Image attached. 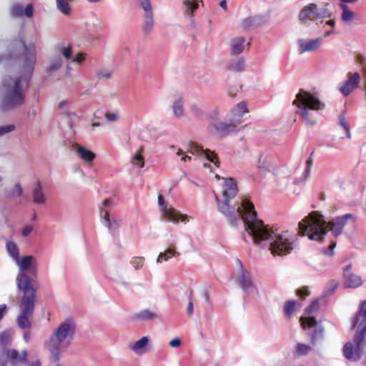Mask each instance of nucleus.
I'll use <instances>...</instances> for the list:
<instances>
[{
	"label": "nucleus",
	"mask_w": 366,
	"mask_h": 366,
	"mask_svg": "<svg viewBox=\"0 0 366 366\" xmlns=\"http://www.w3.org/2000/svg\"><path fill=\"white\" fill-rule=\"evenodd\" d=\"M237 194V187L232 178L226 179L223 184L222 199H219L216 197L217 209L219 212L225 215L231 224H235L238 218L240 217L244 224L245 230L249 232L248 226L250 222V217L254 214L257 218V213L254 206L247 198H241L239 201H233Z\"/></svg>",
	"instance_id": "f257e3e1"
},
{
	"label": "nucleus",
	"mask_w": 366,
	"mask_h": 366,
	"mask_svg": "<svg viewBox=\"0 0 366 366\" xmlns=\"http://www.w3.org/2000/svg\"><path fill=\"white\" fill-rule=\"evenodd\" d=\"M348 221L355 222L356 217L352 214H346L333 218L326 224L322 214L317 212H312L299 222V234L307 236L312 240L320 241L330 230L333 236L337 237L342 233Z\"/></svg>",
	"instance_id": "f03ea898"
},
{
	"label": "nucleus",
	"mask_w": 366,
	"mask_h": 366,
	"mask_svg": "<svg viewBox=\"0 0 366 366\" xmlns=\"http://www.w3.org/2000/svg\"><path fill=\"white\" fill-rule=\"evenodd\" d=\"M250 224L248 226V234L252 237L254 243L261 247H268L273 255L282 256L289 254L292 249V242L287 232L278 234L263 221L255 219L254 214L250 217Z\"/></svg>",
	"instance_id": "7ed1b4c3"
},
{
	"label": "nucleus",
	"mask_w": 366,
	"mask_h": 366,
	"mask_svg": "<svg viewBox=\"0 0 366 366\" xmlns=\"http://www.w3.org/2000/svg\"><path fill=\"white\" fill-rule=\"evenodd\" d=\"M29 85V80L24 75L5 76L1 87L3 109H11L22 105Z\"/></svg>",
	"instance_id": "20e7f679"
},
{
	"label": "nucleus",
	"mask_w": 366,
	"mask_h": 366,
	"mask_svg": "<svg viewBox=\"0 0 366 366\" xmlns=\"http://www.w3.org/2000/svg\"><path fill=\"white\" fill-rule=\"evenodd\" d=\"M76 331V324L71 319H67L54 330L46 347L51 353V359L57 362L59 355L70 344Z\"/></svg>",
	"instance_id": "39448f33"
},
{
	"label": "nucleus",
	"mask_w": 366,
	"mask_h": 366,
	"mask_svg": "<svg viewBox=\"0 0 366 366\" xmlns=\"http://www.w3.org/2000/svg\"><path fill=\"white\" fill-rule=\"evenodd\" d=\"M351 327L355 331L354 342H347L343 349L345 357L352 361H357L366 347V315L359 311L351 318Z\"/></svg>",
	"instance_id": "423d86ee"
},
{
	"label": "nucleus",
	"mask_w": 366,
	"mask_h": 366,
	"mask_svg": "<svg viewBox=\"0 0 366 366\" xmlns=\"http://www.w3.org/2000/svg\"><path fill=\"white\" fill-rule=\"evenodd\" d=\"M18 288L24 292V296L19 304L20 314L17 317L18 325L23 329L30 327L36 300L35 289L31 278L21 273L18 278Z\"/></svg>",
	"instance_id": "0eeeda50"
},
{
	"label": "nucleus",
	"mask_w": 366,
	"mask_h": 366,
	"mask_svg": "<svg viewBox=\"0 0 366 366\" xmlns=\"http://www.w3.org/2000/svg\"><path fill=\"white\" fill-rule=\"evenodd\" d=\"M296 106V114L300 115L308 126H315L317 123V114L324 109L325 104L312 94L300 89L293 101Z\"/></svg>",
	"instance_id": "6e6552de"
},
{
	"label": "nucleus",
	"mask_w": 366,
	"mask_h": 366,
	"mask_svg": "<svg viewBox=\"0 0 366 366\" xmlns=\"http://www.w3.org/2000/svg\"><path fill=\"white\" fill-rule=\"evenodd\" d=\"M9 49L13 52L24 49L23 71L25 74L30 76L32 74L34 65L36 61V51L34 44L26 46L22 39H16L9 44Z\"/></svg>",
	"instance_id": "1a4fd4ad"
},
{
	"label": "nucleus",
	"mask_w": 366,
	"mask_h": 366,
	"mask_svg": "<svg viewBox=\"0 0 366 366\" xmlns=\"http://www.w3.org/2000/svg\"><path fill=\"white\" fill-rule=\"evenodd\" d=\"M140 4L144 10L142 31L144 34L149 35L154 26V13L149 0H140Z\"/></svg>",
	"instance_id": "9d476101"
},
{
	"label": "nucleus",
	"mask_w": 366,
	"mask_h": 366,
	"mask_svg": "<svg viewBox=\"0 0 366 366\" xmlns=\"http://www.w3.org/2000/svg\"><path fill=\"white\" fill-rule=\"evenodd\" d=\"M158 204L161 207L162 215L167 219L172 222H186L187 217L185 214H180L177 210L174 209L172 206L164 202V199L162 194L158 196Z\"/></svg>",
	"instance_id": "9b49d317"
},
{
	"label": "nucleus",
	"mask_w": 366,
	"mask_h": 366,
	"mask_svg": "<svg viewBox=\"0 0 366 366\" xmlns=\"http://www.w3.org/2000/svg\"><path fill=\"white\" fill-rule=\"evenodd\" d=\"M64 145L66 147L74 150L78 157L87 164L92 163L96 157L95 153L79 144L72 143L69 141H64Z\"/></svg>",
	"instance_id": "f8f14e48"
},
{
	"label": "nucleus",
	"mask_w": 366,
	"mask_h": 366,
	"mask_svg": "<svg viewBox=\"0 0 366 366\" xmlns=\"http://www.w3.org/2000/svg\"><path fill=\"white\" fill-rule=\"evenodd\" d=\"M237 262L239 267V272L236 279L238 285L244 291L254 287V282L252 279L250 272L244 268L242 262L239 259H237Z\"/></svg>",
	"instance_id": "ddd939ff"
},
{
	"label": "nucleus",
	"mask_w": 366,
	"mask_h": 366,
	"mask_svg": "<svg viewBox=\"0 0 366 366\" xmlns=\"http://www.w3.org/2000/svg\"><path fill=\"white\" fill-rule=\"evenodd\" d=\"M99 215L103 224L108 228L110 232L116 233L122 224V220L117 217H110L109 213L107 209L100 207Z\"/></svg>",
	"instance_id": "4468645a"
},
{
	"label": "nucleus",
	"mask_w": 366,
	"mask_h": 366,
	"mask_svg": "<svg viewBox=\"0 0 366 366\" xmlns=\"http://www.w3.org/2000/svg\"><path fill=\"white\" fill-rule=\"evenodd\" d=\"M189 149L187 152L192 154H204L205 157L210 162H213L217 167L219 166V161L217 159V154L214 152L209 149H204L202 147L199 146L196 143L190 142L189 144Z\"/></svg>",
	"instance_id": "2eb2a0df"
},
{
	"label": "nucleus",
	"mask_w": 366,
	"mask_h": 366,
	"mask_svg": "<svg viewBox=\"0 0 366 366\" xmlns=\"http://www.w3.org/2000/svg\"><path fill=\"white\" fill-rule=\"evenodd\" d=\"M19 267V272L16 277V282L18 283V278L19 275L23 273L24 276H27L25 271L29 270L34 274L36 272L35 259L32 256L23 257L20 260H16Z\"/></svg>",
	"instance_id": "dca6fc26"
},
{
	"label": "nucleus",
	"mask_w": 366,
	"mask_h": 366,
	"mask_svg": "<svg viewBox=\"0 0 366 366\" xmlns=\"http://www.w3.org/2000/svg\"><path fill=\"white\" fill-rule=\"evenodd\" d=\"M360 74L357 72L349 73L347 79L345 81L340 90L345 96L349 95L353 91L354 88L360 84Z\"/></svg>",
	"instance_id": "f3484780"
},
{
	"label": "nucleus",
	"mask_w": 366,
	"mask_h": 366,
	"mask_svg": "<svg viewBox=\"0 0 366 366\" xmlns=\"http://www.w3.org/2000/svg\"><path fill=\"white\" fill-rule=\"evenodd\" d=\"M322 39L317 38L311 40L300 39L298 40L299 52H311L316 51L321 45Z\"/></svg>",
	"instance_id": "a211bd4d"
},
{
	"label": "nucleus",
	"mask_w": 366,
	"mask_h": 366,
	"mask_svg": "<svg viewBox=\"0 0 366 366\" xmlns=\"http://www.w3.org/2000/svg\"><path fill=\"white\" fill-rule=\"evenodd\" d=\"M212 126L216 132L221 137H224L229 133L236 131L237 125L234 122H226L222 121H214Z\"/></svg>",
	"instance_id": "6ab92c4d"
},
{
	"label": "nucleus",
	"mask_w": 366,
	"mask_h": 366,
	"mask_svg": "<svg viewBox=\"0 0 366 366\" xmlns=\"http://www.w3.org/2000/svg\"><path fill=\"white\" fill-rule=\"evenodd\" d=\"M265 21L262 16H251L242 19L239 26L243 29L250 30L264 24Z\"/></svg>",
	"instance_id": "aec40b11"
},
{
	"label": "nucleus",
	"mask_w": 366,
	"mask_h": 366,
	"mask_svg": "<svg viewBox=\"0 0 366 366\" xmlns=\"http://www.w3.org/2000/svg\"><path fill=\"white\" fill-rule=\"evenodd\" d=\"M299 18L301 21L319 19L318 8L315 4H310L305 6L300 13Z\"/></svg>",
	"instance_id": "412c9836"
},
{
	"label": "nucleus",
	"mask_w": 366,
	"mask_h": 366,
	"mask_svg": "<svg viewBox=\"0 0 366 366\" xmlns=\"http://www.w3.org/2000/svg\"><path fill=\"white\" fill-rule=\"evenodd\" d=\"M350 268V265L347 266L344 274L346 286L352 288L361 286L363 284L361 277L349 272Z\"/></svg>",
	"instance_id": "4be33fe9"
},
{
	"label": "nucleus",
	"mask_w": 366,
	"mask_h": 366,
	"mask_svg": "<svg viewBox=\"0 0 366 366\" xmlns=\"http://www.w3.org/2000/svg\"><path fill=\"white\" fill-rule=\"evenodd\" d=\"M73 49L71 44L61 42L56 45L54 54L61 56L65 59H71L72 57Z\"/></svg>",
	"instance_id": "5701e85b"
},
{
	"label": "nucleus",
	"mask_w": 366,
	"mask_h": 366,
	"mask_svg": "<svg viewBox=\"0 0 366 366\" xmlns=\"http://www.w3.org/2000/svg\"><path fill=\"white\" fill-rule=\"evenodd\" d=\"M31 194L34 203L39 205L46 204V198L40 181H37L36 187L32 189Z\"/></svg>",
	"instance_id": "b1692460"
},
{
	"label": "nucleus",
	"mask_w": 366,
	"mask_h": 366,
	"mask_svg": "<svg viewBox=\"0 0 366 366\" xmlns=\"http://www.w3.org/2000/svg\"><path fill=\"white\" fill-rule=\"evenodd\" d=\"M64 65L63 58L55 54L50 59L46 71L48 74H52L60 70Z\"/></svg>",
	"instance_id": "393cba45"
},
{
	"label": "nucleus",
	"mask_w": 366,
	"mask_h": 366,
	"mask_svg": "<svg viewBox=\"0 0 366 366\" xmlns=\"http://www.w3.org/2000/svg\"><path fill=\"white\" fill-rule=\"evenodd\" d=\"M149 341V337L144 336L142 337L140 340L130 345L129 347L135 354L142 355L147 352L146 347L147 346Z\"/></svg>",
	"instance_id": "a878e982"
},
{
	"label": "nucleus",
	"mask_w": 366,
	"mask_h": 366,
	"mask_svg": "<svg viewBox=\"0 0 366 366\" xmlns=\"http://www.w3.org/2000/svg\"><path fill=\"white\" fill-rule=\"evenodd\" d=\"M179 256V253L177 251L176 247L174 244H170L169 247L162 252H160L157 259V263L167 262L173 257Z\"/></svg>",
	"instance_id": "bb28decb"
},
{
	"label": "nucleus",
	"mask_w": 366,
	"mask_h": 366,
	"mask_svg": "<svg viewBox=\"0 0 366 366\" xmlns=\"http://www.w3.org/2000/svg\"><path fill=\"white\" fill-rule=\"evenodd\" d=\"M244 37L237 36L230 41V50L232 55L241 54L244 50Z\"/></svg>",
	"instance_id": "cd10ccee"
},
{
	"label": "nucleus",
	"mask_w": 366,
	"mask_h": 366,
	"mask_svg": "<svg viewBox=\"0 0 366 366\" xmlns=\"http://www.w3.org/2000/svg\"><path fill=\"white\" fill-rule=\"evenodd\" d=\"M136 320L139 321H149L157 319L158 315L149 310H142L134 315Z\"/></svg>",
	"instance_id": "c85d7f7f"
},
{
	"label": "nucleus",
	"mask_w": 366,
	"mask_h": 366,
	"mask_svg": "<svg viewBox=\"0 0 366 366\" xmlns=\"http://www.w3.org/2000/svg\"><path fill=\"white\" fill-rule=\"evenodd\" d=\"M247 112L246 103L244 102L238 103L232 109L233 121L239 122L243 115Z\"/></svg>",
	"instance_id": "c756f323"
},
{
	"label": "nucleus",
	"mask_w": 366,
	"mask_h": 366,
	"mask_svg": "<svg viewBox=\"0 0 366 366\" xmlns=\"http://www.w3.org/2000/svg\"><path fill=\"white\" fill-rule=\"evenodd\" d=\"M182 4L184 14L189 17L193 16L194 11L199 6L197 0H184Z\"/></svg>",
	"instance_id": "7c9ffc66"
},
{
	"label": "nucleus",
	"mask_w": 366,
	"mask_h": 366,
	"mask_svg": "<svg viewBox=\"0 0 366 366\" xmlns=\"http://www.w3.org/2000/svg\"><path fill=\"white\" fill-rule=\"evenodd\" d=\"M184 99L182 97H178L172 103V110L174 115L177 117H182L184 115Z\"/></svg>",
	"instance_id": "2f4dec72"
},
{
	"label": "nucleus",
	"mask_w": 366,
	"mask_h": 366,
	"mask_svg": "<svg viewBox=\"0 0 366 366\" xmlns=\"http://www.w3.org/2000/svg\"><path fill=\"white\" fill-rule=\"evenodd\" d=\"M144 151V147H141L138 152L132 157L131 163L134 166L139 168H142L144 167V158L142 155Z\"/></svg>",
	"instance_id": "473e14b6"
},
{
	"label": "nucleus",
	"mask_w": 366,
	"mask_h": 366,
	"mask_svg": "<svg viewBox=\"0 0 366 366\" xmlns=\"http://www.w3.org/2000/svg\"><path fill=\"white\" fill-rule=\"evenodd\" d=\"M257 167L264 172H269L272 169V165L268 160L267 157L262 154H260L258 156Z\"/></svg>",
	"instance_id": "72a5a7b5"
},
{
	"label": "nucleus",
	"mask_w": 366,
	"mask_h": 366,
	"mask_svg": "<svg viewBox=\"0 0 366 366\" xmlns=\"http://www.w3.org/2000/svg\"><path fill=\"white\" fill-rule=\"evenodd\" d=\"M69 1L67 0H56L57 9L66 16H69L71 14V7Z\"/></svg>",
	"instance_id": "f704fd0d"
},
{
	"label": "nucleus",
	"mask_w": 366,
	"mask_h": 366,
	"mask_svg": "<svg viewBox=\"0 0 366 366\" xmlns=\"http://www.w3.org/2000/svg\"><path fill=\"white\" fill-rule=\"evenodd\" d=\"M244 59L241 57L234 61H232L227 66V70L231 71L239 72L244 70Z\"/></svg>",
	"instance_id": "c9c22d12"
},
{
	"label": "nucleus",
	"mask_w": 366,
	"mask_h": 366,
	"mask_svg": "<svg viewBox=\"0 0 366 366\" xmlns=\"http://www.w3.org/2000/svg\"><path fill=\"white\" fill-rule=\"evenodd\" d=\"M114 73L113 68H102L97 71L96 76L98 79H109Z\"/></svg>",
	"instance_id": "e433bc0d"
},
{
	"label": "nucleus",
	"mask_w": 366,
	"mask_h": 366,
	"mask_svg": "<svg viewBox=\"0 0 366 366\" xmlns=\"http://www.w3.org/2000/svg\"><path fill=\"white\" fill-rule=\"evenodd\" d=\"M340 6L343 10L342 14V21H344L345 22L351 21L355 16V13L352 11L350 10L348 7L344 4H341Z\"/></svg>",
	"instance_id": "4c0bfd02"
},
{
	"label": "nucleus",
	"mask_w": 366,
	"mask_h": 366,
	"mask_svg": "<svg viewBox=\"0 0 366 366\" xmlns=\"http://www.w3.org/2000/svg\"><path fill=\"white\" fill-rule=\"evenodd\" d=\"M6 249L10 255L15 259H19V249L14 242H8L6 243Z\"/></svg>",
	"instance_id": "58836bf2"
},
{
	"label": "nucleus",
	"mask_w": 366,
	"mask_h": 366,
	"mask_svg": "<svg viewBox=\"0 0 366 366\" xmlns=\"http://www.w3.org/2000/svg\"><path fill=\"white\" fill-rule=\"evenodd\" d=\"M311 349L310 345L298 343L295 347V352L297 355H305L310 352Z\"/></svg>",
	"instance_id": "ea45409f"
},
{
	"label": "nucleus",
	"mask_w": 366,
	"mask_h": 366,
	"mask_svg": "<svg viewBox=\"0 0 366 366\" xmlns=\"http://www.w3.org/2000/svg\"><path fill=\"white\" fill-rule=\"evenodd\" d=\"M324 329L322 327H318L315 329L314 333L312 336V343L313 346L317 345V342L319 340H322L323 338Z\"/></svg>",
	"instance_id": "a19ab883"
},
{
	"label": "nucleus",
	"mask_w": 366,
	"mask_h": 366,
	"mask_svg": "<svg viewBox=\"0 0 366 366\" xmlns=\"http://www.w3.org/2000/svg\"><path fill=\"white\" fill-rule=\"evenodd\" d=\"M296 302L295 300L287 301L284 306L285 313L290 317L293 313L295 307Z\"/></svg>",
	"instance_id": "79ce46f5"
},
{
	"label": "nucleus",
	"mask_w": 366,
	"mask_h": 366,
	"mask_svg": "<svg viewBox=\"0 0 366 366\" xmlns=\"http://www.w3.org/2000/svg\"><path fill=\"white\" fill-rule=\"evenodd\" d=\"M24 9L19 4H15L11 6V14L13 16H21L23 15Z\"/></svg>",
	"instance_id": "37998d69"
},
{
	"label": "nucleus",
	"mask_w": 366,
	"mask_h": 366,
	"mask_svg": "<svg viewBox=\"0 0 366 366\" xmlns=\"http://www.w3.org/2000/svg\"><path fill=\"white\" fill-rule=\"evenodd\" d=\"M307 322V325L309 327H312L317 325V321L314 317H310L308 318L306 317H301L300 322L301 325L303 327V328H305V322Z\"/></svg>",
	"instance_id": "c03bdc74"
},
{
	"label": "nucleus",
	"mask_w": 366,
	"mask_h": 366,
	"mask_svg": "<svg viewBox=\"0 0 366 366\" xmlns=\"http://www.w3.org/2000/svg\"><path fill=\"white\" fill-rule=\"evenodd\" d=\"M319 302L318 300L313 301L310 306L306 308V312L308 315L313 314L319 310Z\"/></svg>",
	"instance_id": "a18cd8bd"
},
{
	"label": "nucleus",
	"mask_w": 366,
	"mask_h": 366,
	"mask_svg": "<svg viewBox=\"0 0 366 366\" xmlns=\"http://www.w3.org/2000/svg\"><path fill=\"white\" fill-rule=\"evenodd\" d=\"M330 10L326 6L322 9H318V16L319 19L329 18L331 16Z\"/></svg>",
	"instance_id": "49530a36"
},
{
	"label": "nucleus",
	"mask_w": 366,
	"mask_h": 366,
	"mask_svg": "<svg viewBox=\"0 0 366 366\" xmlns=\"http://www.w3.org/2000/svg\"><path fill=\"white\" fill-rule=\"evenodd\" d=\"M15 127L13 124L0 127V137L4 136L14 130Z\"/></svg>",
	"instance_id": "de8ad7c7"
},
{
	"label": "nucleus",
	"mask_w": 366,
	"mask_h": 366,
	"mask_svg": "<svg viewBox=\"0 0 366 366\" xmlns=\"http://www.w3.org/2000/svg\"><path fill=\"white\" fill-rule=\"evenodd\" d=\"M64 115L66 117V119L68 120V123L69 124V127L72 129V128H73L72 122L76 118V114L74 113H71V112H66L64 113Z\"/></svg>",
	"instance_id": "09e8293b"
},
{
	"label": "nucleus",
	"mask_w": 366,
	"mask_h": 366,
	"mask_svg": "<svg viewBox=\"0 0 366 366\" xmlns=\"http://www.w3.org/2000/svg\"><path fill=\"white\" fill-rule=\"evenodd\" d=\"M297 295L304 300L310 295V290L307 287H302L297 290Z\"/></svg>",
	"instance_id": "8fccbe9b"
},
{
	"label": "nucleus",
	"mask_w": 366,
	"mask_h": 366,
	"mask_svg": "<svg viewBox=\"0 0 366 366\" xmlns=\"http://www.w3.org/2000/svg\"><path fill=\"white\" fill-rule=\"evenodd\" d=\"M312 159L311 158H309L307 162H306V164H307V168L303 174L304 175V179H307L310 175V169L312 166Z\"/></svg>",
	"instance_id": "3c124183"
},
{
	"label": "nucleus",
	"mask_w": 366,
	"mask_h": 366,
	"mask_svg": "<svg viewBox=\"0 0 366 366\" xmlns=\"http://www.w3.org/2000/svg\"><path fill=\"white\" fill-rule=\"evenodd\" d=\"M105 118L110 122H115L119 120V115L118 112L116 113H106L104 115Z\"/></svg>",
	"instance_id": "603ef678"
},
{
	"label": "nucleus",
	"mask_w": 366,
	"mask_h": 366,
	"mask_svg": "<svg viewBox=\"0 0 366 366\" xmlns=\"http://www.w3.org/2000/svg\"><path fill=\"white\" fill-rule=\"evenodd\" d=\"M86 54L84 53H79L76 54L71 61L78 64H81L85 60Z\"/></svg>",
	"instance_id": "864d4df0"
},
{
	"label": "nucleus",
	"mask_w": 366,
	"mask_h": 366,
	"mask_svg": "<svg viewBox=\"0 0 366 366\" xmlns=\"http://www.w3.org/2000/svg\"><path fill=\"white\" fill-rule=\"evenodd\" d=\"M339 124L342 126L344 129L348 133L349 132V124L347 119L344 117H340L339 118Z\"/></svg>",
	"instance_id": "5fc2aeb1"
},
{
	"label": "nucleus",
	"mask_w": 366,
	"mask_h": 366,
	"mask_svg": "<svg viewBox=\"0 0 366 366\" xmlns=\"http://www.w3.org/2000/svg\"><path fill=\"white\" fill-rule=\"evenodd\" d=\"M144 261V258H135L132 264L136 269H139L143 266Z\"/></svg>",
	"instance_id": "6e6d98bb"
},
{
	"label": "nucleus",
	"mask_w": 366,
	"mask_h": 366,
	"mask_svg": "<svg viewBox=\"0 0 366 366\" xmlns=\"http://www.w3.org/2000/svg\"><path fill=\"white\" fill-rule=\"evenodd\" d=\"M7 355L13 360H16V361H19V355L17 350H11L7 352Z\"/></svg>",
	"instance_id": "4d7b16f0"
},
{
	"label": "nucleus",
	"mask_w": 366,
	"mask_h": 366,
	"mask_svg": "<svg viewBox=\"0 0 366 366\" xmlns=\"http://www.w3.org/2000/svg\"><path fill=\"white\" fill-rule=\"evenodd\" d=\"M191 111L192 114L197 117H199L202 114V109L196 104L191 107Z\"/></svg>",
	"instance_id": "13d9d810"
},
{
	"label": "nucleus",
	"mask_w": 366,
	"mask_h": 366,
	"mask_svg": "<svg viewBox=\"0 0 366 366\" xmlns=\"http://www.w3.org/2000/svg\"><path fill=\"white\" fill-rule=\"evenodd\" d=\"M335 247H336V242H331V244L329 246L328 249H326L324 250V254H325L326 255L332 256L333 254V249Z\"/></svg>",
	"instance_id": "bf43d9fd"
},
{
	"label": "nucleus",
	"mask_w": 366,
	"mask_h": 366,
	"mask_svg": "<svg viewBox=\"0 0 366 366\" xmlns=\"http://www.w3.org/2000/svg\"><path fill=\"white\" fill-rule=\"evenodd\" d=\"M32 231L33 227L31 225H26L23 228L21 231V234L23 237H28Z\"/></svg>",
	"instance_id": "052dcab7"
},
{
	"label": "nucleus",
	"mask_w": 366,
	"mask_h": 366,
	"mask_svg": "<svg viewBox=\"0 0 366 366\" xmlns=\"http://www.w3.org/2000/svg\"><path fill=\"white\" fill-rule=\"evenodd\" d=\"M169 345L172 347L177 348L181 345V340L179 338H174L169 342Z\"/></svg>",
	"instance_id": "680f3d73"
},
{
	"label": "nucleus",
	"mask_w": 366,
	"mask_h": 366,
	"mask_svg": "<svg viewBox=\"0 0 366 366\" xmlns=\"http://www.w3.org/2000/svg\"><path fill=\"white\" fill-rule=\"evenodd\" d=\"M177 155H183L181 159L182 161L184 162L190 161L192 159V157L190 156L184 155V152L180 149L177 150Z\"/></svg>",
	"instance_id": "e2e57ef3"
},
{
	"label": "nucleus",
	"mask_w": 366,
	"mask_h": 366,
	"mask_svg": "<svg viewBox=\"0 0 366 366\" xmlns=\"http://www.w3.org/2000/svg\"><path fill=\"white\" fill-rule=\"evenodd\" d=\"M25 15L30 18L33 16V6L31 4H28L25 8Z\"/></svg>",
	"instance_id": "0e129e2a"
},
{
	"label": "nucleus",
	"mask_w": 366,
	"mask_h": 366,
	"mask_svg": "<svg viewBox=\"0 0 366 366\" xmlns=\"http://www.w3.org/2000/svg\"><path fill=\"white\" fill-rule=\"evenodd\" d=\"M9 338V335L6 332H3L0 335V341L2 344H6Z\"/></svg>",
	"instance_id": "69168bd1"
},
{
	"label": "nucleus",
	"mask_w": 366,
	"mask_h": 366,
	"mask_svg": "<svg viewBox=\"0 0 366 366\" xmlns=\"http://www.w3.org/2000/svg\"><path fill=\"white\" fill-rule=\"evenodd\" d=\"M187 312L189 315H192V313H193V302H192V300L190 299L189 303H188V305H187Z\"/></svg>",
	"instance_id": "338daca9"
},
{
	"label": "nucleus",
	"mask_w": 366,
	"mask_h": 366,
	"mask_svg": "<svg viewBox=\"0 0 366 366\" xmlns=\"http://www.w3.org/2000/svg\"><path fill=\"white\" fill-rule=\"evenodd\" d=\"M359 312L362 313V315H366V300H364L361 302L360 308Z\"/></svg>",
	"instance_id": "774afa93"
}]
</instances>
